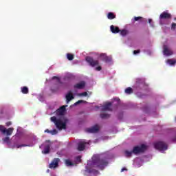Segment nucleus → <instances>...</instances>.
Wrapping results in <instances>:
<instances>
[{"label":"nucleus","mask_w":176,"mask_h":176,"mask_svg":"<svg viewBox=\"0 0 176 176\" xmlns=\"http://www.w3.org/2000/svg\"><path fill=\"white\" fill-rule=\"evenodd\" d=\"M67 58L69 61H72V60H74V54L69 53L67 54Z\"/></svg>","instance_id":"24"},{"label":"nucleus","mask_w":176,"mask_h":176,"mask_svg":"<svg viewBox=\"0 0 176 176\" xmlns=\"http://www.w3.org/2000/svg\"><path fill=\"white\" fill-rule=\"evenodd\" d=\"M175 28H176V23H173L171 25V30H175Z\"/></svg>","instance_id":"35"},{"label":"nucleus","mask_w":176,"mask_h":176,"mask_svg":"<svg viewBox=\"0 0 176 176\" xmlns=\"http://www.w3.org/2000/svg\"><path fill=\"white\" fill-rule=\"evenodd\" d=\"M174 20H176V18H175Z\"/></svg>","instance_id":"45"},{"label":"nucleus","mask_w":176,"mask_h":176,"mask_svg":"<svg viewBox=\"0 0 176 176\" xmlns=\"http://www.w3.org/2000/svg\"><path fill=\"white\" fill-rule=\"evenodd\" d=\"M85 86H86V82L85 81H81L79 83L74 85V89H78L81 90L82 89H85Z\"/></svg>","instance_id":"13"},{"label":"nucleus","mask_w":176,"mask_h":176,"mask_svg":"<svg viewBox=\"0 0 176 176\" xmlns=\"http://www.w3.org/2000/svg\"><path fill=\"white\" fill-rule=\"evenodd\" d=\"M120 32V35H122V36H126V35L129 34V31H127L126 30H122Z\"/></svg>","instance_id":"27"},{"label":"nucleus","mask_w":176,"mask_h":176,"mask_svg":"<svg viewBox=\"0 0 176 176\" xmlns=\"http://www.w3.org/2000/svg\"><path fill=\"white\" fill-rule=\"evenodd\" d=\"M74 95L72 94V91H69L67 94L66 95V101L67 103L69 102L72 100H74Z\"/></svg>","instance_id":"17"},{"label":"nucleus","mask_w":176,"mask_h":176,"mask_svg":"<svg viewBox=\"0 0 176 176\" xmlns=\"http://www.w3.org/2000/svg\"><path fill=\"white\" fill-rule=\"evenodd\" d=\"M164 54L165 56H172L173 51L169 50L167 45H164Z\"/></svg>","instance_id":"15"},{"label":"nucleus","mask_w":176,"mask_h":176,"mask_svg":"<svg viewBox=\"0 0 176 176\" xmlns=\"http://www.w3.org/2000/svg\"><path fill=\"white\" fill-rule=\"evenodd\" d=\"M169 142H176V133L169 138Z\"/></svg>","instance_id":"22"},{"label":"nucleus","mask_w":176,"mask_h":176,"mask_svg":"<svg viewBox=\"0 0 176 176\" xmlns=\"http://www.w3.org/2000/svg\"><path fill=\"white\" fill-rule=\"evenodd\" d=\"M101 69H102V67H101V66H98L97 67H96V71H101Z\"/></svg>","instance_id":"39"},{"label":"nucleus","mask_w":176,"mask_h":176,"mask_svg":"<svg viewBox=\"0 0 176 176\" xmlns=\"http://www.w3.org/2000/svg\"><path fill=\"white\" fill-rule=\"evenodd\" d=\"M21 93H23V94H28V93L30 92L28 87H22L21 88Z\"/></svg>","instance_id":"21"},{"label":"nucleus","mask_w":176,"mask_h":176,"mask_svg":"<svg viewBox=\"0 0 176 176\" xmlns=\"http://www.w3.org/2000/svg\"><path fill=\"white\" fill-rule=\"evenodd\" d=\"M0 131L1 134H6V135L9 136L13 134V131H14V128L11 127L7 129L3 125H0Z\"/></svg>","instance_id":"4"},{"label":"nucleus","mask_w":176,"mask_h":176,"mask_svg":"<svg viewBox=\"0 0 176 176\" xmlns=\"http://www.w3.org/2000/svg\"><path fill=\"white\" fill-rule=\"evenodd\" d=\"M51 132H52V131H50L47 129L45 130V133H48L51 134Z\"/></svg>","instance_id":"41"},{"label":"nucleus","mask_w":176,"mask_h":176,"mask_svg":"<svg viewBox=\"0 0 176 176\" xmlns=\"http://www.w3.org/2000/svg\"><path fill=\"white\" fill-rule=\"evenodd\" d=\"M50 120L54 123L58 130H65L67 129V124L69 122V120L67 118H64L61 120V119H57L56 116L51 117Z\"/></svg>","instance_id":"2"},{"label":"nucleus","mask_w":176,"mask_h":176,"mask_svg":"<svg viewBox=\"0 0 176 176\" xmlns=\"http://www.w3.org/2000/svg\"><path fill=\"white\" fill-rule=\"evenodd\" d=\"M23 146H27V145L26 144H21V145L17 144L16 146V148H21Z\"/></svg>","instance_id":"37"},{"label":"nucleus","mask_w":176,"mask_h":176,"mask_svg":"<svg viewBox=\"0 0 176 176\" xmlns=\"http://www.w3.org/2000/svg\"><path fill=\"white\" fill-rule=\"evenodd\" d=\"M141 51L140 50H134L133 51V54H138Z\"/></svg>","instance_id":"38"},{"label":"nucleus","mask_w":176,"mask_h":176,"mask_svg":"<svg viewBox=\"0 0 176 176\" xmlns=\"http://www.w3.org/2000/svg\"><path fill=\"white\" fill-rule=\"evenodd\" d=\"M108 164V160L106 157H102L100 155H95L91 157V160L87 162L86 171L88 172L89 174H100L98 170L96 168L104 170Z\"/></svg>","instance_id":"1"},{"label":"nucleus","mask_w":176,"mask_h":176,"mask_svg":"<svg viewBox=\"0 0 176 176\" xmlns=\"http://www.w3.org/2000/svg\"><path fill=\"white\" fill-rule=\"evenodd\" d=\"M125 93L126 94H132L133 93V89L131 87H127L126 89H125Z\"/></svg>","instance_id":"25"},{"label":"nucleus","mask_w":176,"mask_h":176,"mask_svg":"<svg viewBox=\"0 0 176 176\" xmlns=\"http://www.w3.org/2000/svg\"><path fill=\"white\" fill-rule=\"evenodd\" d=\"M42 153L44 155H47V153H50V145L47 144L45 146L44 150L42 151Z\"/></svg>","instance_id":"18"},{"label":"nucleus","mask_w":176,"mask_h":176,"mask_svg":"<svg viewBox=\"0 0 176 176\" xmlns=\"http://www.w3.org/2000/svg\"><path fill=\"white\" fill-rule=\"evenodd\" d=\"M148 23H149V24H151V27H153V25H152V19H149Z\"/></svg>","instance_id":"42"},{"label":"nucleus","mask_w":176,"mask_h":176,"mask_svg":"<svg viewBox=\"0 0 176 176\" xmlns=\"http://www.w3.org/2000/svg\"><path fill=\"white\" fill-rule=\"evenodd\" d=\"M87 144V142L85 141L80 142L78 144V151H85Z\"/></svg>","instance_id":"12"},{"label":"nucleus","mask_w":176,"mask_h":176,"mask_svg":"<svg viewBox=\"0 0 176 176\" xmlns=\"http://www.w3.org/2000/svg\"><path fill=\"white\" fill-rule=\"evenodd\" d=\"M58 163H60L59 158H54L50 164V168H56V167H58Z\"/></svg>","instance_id":"11"},{"label":"nucleus","mask_w":176,"mask_h":176,"mask_svg":"<svg viewBox=\"0 0 176 176\" xmlns=\"http://www.w3.org/2000/svg\"><path fill=\"white\" fill-rule=\"evenodd\" d=\"M102 56H104L103 61H105V63H111V61L112 60L111 58L105 56V54H100V57H102Z\"/></svg>","instance_id":"19"},{"label":"nucleus","mask_w":176,"mask_h":176,"mask_svg":"<svg viewBox=\"0 0 176 176\" xmlns=\"http://www.w3.org/2000/svg\"><path fill=\"white\" fill-rule=\"evenodd\" d=\"M173 15L168 11H164L160 15V20H171Z\"/></svg>","instance_id":"7"},{"label":"nucleus","mask_w":176,"mask_h":176,"mask_svg":"<svg viewBox=\"0 0 176 176\" xmlns=\"http://www.w3.org/2000/svg\"><path fill=\"white\" fill-rule=\"evenodd\" d=\"M58 131L56 129H54L51 131L52 135H56V134H58Z\"/></svg>","instance_id":"33"},{"label":"nucleus","mask_w":176,"mask_h":176,"mask_svg":"<svg viewBox=\"0 0 176 176\" xmlns=\"http://www.w3.org/2000/svg\"><path fill=\"white\" fill-rule=\"evenodd\" d=\"M6 126H12V122H6Z\"/></svg>","instance_id":"40"},{"label":"nucleus","mask_w":176,"mask_h":176,"mask_svg":"<svg viewBox=\"0 0 176 176\" xmlns=\"http://www.w3.org/2000/svg\"><path fill=\"white\" fill-rule=\"evenodd\" d=\"M107 19H109V20H113V19H116V15L113 12H109L107 14Z\"/></svg>","instance_id":"20"},{"label":"nucleus","mask_w":176,"mask_h":176,"mask_svg":"<svg viewBox=\"0 0 176 176\" xmlns=\"http://www.w3.org/2000/svg\"><path fill=\"white\" fill-rule=\"evenodd\" d=\"M145 151H146V146L145 144H142L141 146L133 147L132 152L135 155H138V153H142V152H145Z\"/></svg>","instance_id":"5"},{"label":"nucleus","mask_w":176,"mask_h":176,"mask_svg":"<svg viewBox=\"0 0 176 176\" xmlns=\"http://www.w3.org/2000/svg\"><path fill=\"white\" fill-rule=\"evenodd\" d=\"M82 102H85V100H80L78 101H77L74 105H79V104H82Z\"/></svg>","instance_id":"34"},{"label":"nucleus","mask_w":176,"mask_h":176,"mask_svg":"<svg viewBox=\"0 0 176 176\" xmlns=\"http://www.w3.org/2000/svg\"><path fill=\"white\" fill-rule=\"evenodd\" d=\"M111 107H112V102H109L102 106V111H112V109H111Z\"/></svg>","instance_id":"14"},{"label":"nucleus","mask_w":176,"mask_h":176,"mask_svg":"<svg viewBox=\"0 0 176 176\" xmlns=\"http://www.w3.org/2000/svg\"><path fill=\"white\" fill-rule=\"evenodd\" d=\"M85 60L91 67H96L100 65V61H98V60H94V58L90 56H87Z\"/></svg>","instance_id":"6"},{"label":"nucleus","mask_w":176,"mask_h":176,"mask_svg":"<svg viewBox=\"0 0 176 176\" xmlns=\"http://www.w3.org/2000/svg\"><path fill=\"white\" fill-rule=\"evenodd\" d=\"M101 119H108L109 118V114L107 113H101L100 114Z\"/></svg>","instance_id":"28"},{"label":"nucleus","mask_w":176,"mask_h":176,"mask_svg":"<svg viewBox=\"0 0 176 176\" xmlns=\"http://www.w3.org/2000/svg\"><path fill=\"white\" fill-rule=\"evenodd\" d=\"M10 140V139L9 138L8 136L3 138V142H6V144H9V141Z\"/></svg>","instance_id":"32"},{"label":"nucleus","mask_w":176,"mask_h":176,"mask_svg":"<svg viewBox=\"0 0 176 176\" xmlns=\"http://www.w3.org/2000/svg\"><path fill=\"white\" fill-rule=\"evenodd\" d=\"M133 153V151H125V156L126 157H131Z\"/></svg>","instance_id":"26"},{"label":"nucleus","mask_w":176,"mask_h":176,"mask_svg":"<svg viewBox=\"0 0 176 176\" xmlns=\"http://www.w3.org/2000/svg\"><path fill=\"white\" fill-rule=\"evenodd\" d=\"M110 30L113 34H119L120 32L119 27H115L113 25L110 26Z\"/></svg>","instance_id":"16"},{"label":"nucleus","mask_w":176,"mask_h":176,"mask_svg":"<svg viewBox=\"0 0 176 176\" xmlns=\"http://www.w3.org/2000/svg\"><path fill=\"white\" fill-rule=\"evenodd\" d=\"M167 63L169 64V65H175L176 60L173 59H168Z\"/></svg>","instance_id":"23"},{"label":"nucleus","mask_w":176,"mask_h":176,"mask_svg":"<svg viewBox=\"0 0 176 176\" xmlns=\"http://www.w3.org/2000/svg\"><path fill=\"white\" fill-rule=\"evenodd\" d=\"M75 160L77 163H80L82 162V157L80 155H78L76 157Z\"/></svg>","instance_id":"30"},{"label":"nucleus","mask_w":176,"mask_h":176,"mask_svg":"<svg viewBox=\"0 0 176 176\" xmlns=\"http://www.w3.org/2000/svg\"><path fill=\"white\" fill-rule=\"evenodd\" d=\"M145 87V80L141 78L136 79V82L135 84V89H143Z\"/></svg>","instance_id":"8"},{"label":"nucleus","mask_w":176,"mask_h":176,"mask_svg":"<svg viewBox=\"0 0 176 176\" xmlns=\"http://www.w3.org/2000/svg\"><path fill=\"white\" fill-rule=\"evenodd\" d=\"M140 20H142V16H135L133 19V23H135V21H138Z\"/></svg>","instance_id":"31"},{"label":"nucleus","mask_w":176,"mask_h":176,"mask_svg":"<svg viewBox=\"0 0 176 176\" xmlns=\"http://www.w3.org/2000/svg\"><path fill=\"white\" fill-rule=\"evenodd\" d=\"M65 164L68 167H69V166H74V163H72V162H71L69 160H65Z\"/></svg>","instance_id":"29"},{"label":"nucleus","mask_w":176,"mask_h":176,"mask_svg":"<svg viewBox=\"0 0 176 176\" xmlns=\"http://www.w3.org/2000/svg\"><path fill=\"white\" fill-rule=\"evenodd\" d=\"M154 148L158 151H167L168 146L164 142H157L154 143Z\"/></svg>","instance_id":"3"},{"label":"nucleus","mask_w":176,"mask_h":176,"mask_svg":"<svg viewBox=\"0 0 176 176\" xmlns=\"http://www.w3.org/2000/svg\"><path fill=\"white\" fill-rule=\"evenodd\" d=\"M80 96H82V97H86L87 96V92H82L80 94Z\"/></svg>","instance_id":"36"},{"label":"nucleus","mask_w":176,"mask_h":176,"mask_svg":"<svg viewBox=\"0 0 176 176\" xmlns=\"http://www.w3.org/2000/svg\"><path fill=\"white\" fill-rule=\"evenodd\" d=\"M100 131V126L98 124H96L91 128H87L86 131L87 133H98Z\"/></svg>","instance_id":"9"},{"label":"nucleus","mask_w":176,"mask_h":176,"mask_svg":"<svg viewBox=\"0 0 176 176\" xmlns=\"http://www.w3.org/2000/svg\"><path fill=\"white\" fill-rule=\"evenodd\" d=\"M52 79H58V77H57V76H54V77L52 78Z\"/></svg>","instance_id":"44"},{"label":"nucleus","mask_w":176,"mask_h":176,"mask_svg":"<svg viewBox=\"0 0 176 176\" xmlns=\"http://www.w3.org/2000/svg\"><path fill=\"white\" fill-rule=\"evenodd\" d=\"M127 169L126 168H122L121 170V172L123 173V171H126Z\"/></svg>","instance_id":"43"},{"label":"nucleus","mask_w":176,"mask_h":176,"mask_svg":"<svg viewBox=\"0 0 176 176\" xmlns=\"http://www.w3.org/2000/svg\"><path fill=\"white\" fill-rule=\"evenodd\" d=\"M67 105L65 106H61L59 109H58L56 111V115L57 116H63V115H64L65 112V108H67Z\"/></svg>","instance_id":"10"}]
</instances>
